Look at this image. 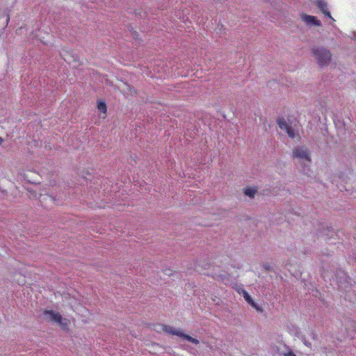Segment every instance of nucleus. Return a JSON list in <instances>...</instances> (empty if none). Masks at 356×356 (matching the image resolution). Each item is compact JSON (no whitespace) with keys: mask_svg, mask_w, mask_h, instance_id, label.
Segmentation results:
<instances>
[{"mask_svg":"<svg viewBox=\"0 0 356 356\" xmlns=\"http://www.w3.org/2000/svg\"><path fill=\"white\" fill-rule=\"evenodd\" d=\"M18 283H19V284H24V281H22V282L18 281Z\"/></svg>","mask_w":356,"mask_h":356,"instance_id":"nucleus-16","label":"nucleus"},{"mask_svg":"<svg viewBox=\"0 0 356 356\" xmlns=\"http://www.w3.org/2000/svg\"><path fill=\"white\" fill-rule=\"evenodd\" d=\"M160 326L161 327V330L168 334L180 337L195 345H197L200 343L197 339L193 338L192 337L183 333L180 330L175 329L170 325L161 324Z\"/></svg>","mask_w":356,"mask_h":356,"instance_id":"nucleus-2","label":"nucleus"},{"mask_svg":"<svg viewBox=\"0 0 356 356\" xmlns=\"http://www.w3.org/2000/svg\"><path fill=\"white\" fill-rule=\"evenodd\" d=\"M293 157L301 159V160H305L309 163H310L312 161L311 158L308 153V149L305 147H299L293 149Z\"/></svg>","mask_w":356,"mask_h":356,"instance_id":"nucleus-4","label":"nucleus"},{"mask_svg":"<svg viewBox=\"0 0 356 356\" xmlns=\"http://www.w3.org/2000/svg\"><path fill=\"white\" fill-rule=\"evenodd\" d=\"M312 53L321 67L327 65L331 60L332 54L324 47L314 46L312 48Z\"/></svg>","mask_w":356,"mask_h":356,"instance_id":"nucleus-1","label":"nucleus"},{"mask_svg":"<svg viewBox=\"0 0 356 356\" xmlns=\"http://www.w3.org/2000/svg\"><path fill=\"white\" fill-rule=\"evenodd\" d=\"M3 140L2 138L0 137V145H1V143H3Z\"/></svg>","mask_w":356,"mask_h":356,"instance_id":"nucleus-15","label":"nucleus"},{"mask_svg":"<svg viewBox=\"0 0 356 356\" xmlns=\"http://www.w3.org/2000/svg\"><path fill=\"white\" fill-rule=\"evenodd\" d=\"M243 297L245 300L250 303L252 306H253L254 308H256L257 310H261L259 307H257L253 301V300L251 298L250 296L245 291H243Z\"/></svg>","mask_w":356,"mask_h":356,"instance_id":"nucleus-12","label":"nucleus"},{"mask_svg":"<svg viewBox=\"0 0 356 356\" xmlns=\"http://www.w3.org/2000/svg\"><path fill=\"white\" fill-rule=\"evenodd\" d=\"M284 356H296L293 351H289L284 355Z\"/></svg>","mask_w":356,"mask_h":356,"instance_id":"nucleus-13","label":"nucleus"},{"mask_svg":"<svg viewBox=\"0 0 356 356\" xmlns=\"http://www.w3.org/2000/svg\"><path fill=\"white\" fill-rule=\"evenodd\" d=\"M300 17H301L302 21H303L307 26H321V21L318 20L314 16L302 13V14H301Z\"/></svg>","mask_w":356,"mask_h":356,"instance_id":"nucleus-6","label":"nucleus"},{"mask_svg":"<svg viewBox=\"0 0 356 356\" xmlns=\"http://www.w3.org/2000/svg\"><path fill=\"white\" fill-rule=\"evenodd\" d=\"M97 109L99 112L104 113V115H106L107 113V106L106 103L102 100H98L97 101ZM103 118H106V115L102 117Z\"/></svg>","mask_w":356,"mask_h":356,"instance_id":"nucleus-9","label":"nucleus"},{"mask_svg":"<svg viewBox=\"0 0 356 356\" xmlns=\"http://www.w3.org/2000/svg\"><path fill=\"white\" fill-rule=\"evenodd\" d=\"M128 87H129V88L130 92H132V91H134V88H131V86H129Z\"/></svg>","mask_w":356,"mask_h":356,"instance_id":"nucleus-14","label":"nucleus"},{"mask_svg":"<svg viewBox=\"0 0 356 356\" xmlns=\"http://www.w3.org/2000/svg\"><path fill=\"white\" fill-rule=\"evenodd\" d=\"M244 194L250 197H254L255 194L257 193V187H248L243 191Z\"/></svg>","mask_w":356,"mask_h":356,"instance_id":"nucleus-11","label":"nucleus"},{"mask_svg":"<svg viewBox=\"0 0 356 356\" xmlns=\"http://www.w3.org/2000/svg\"><path fill=\"white\" fill-rule=\"evenodd\" d=\"M316 5L320 10L326 16L330 17L332 20L334 21V19L332 17L330 11L327 9V3L323 0L317 1Z\"/></svg>","mask_w":356,"mask_h":356,"instance_id":"nucleus-8","label":"nucleus"},{"mask_svg":"<svg viewBox=\"0 0 356 356\" xmlns=\"http://www.w3.org/2000/svg\"><path fill=\"white\" fill-rule=\"evenodd\" d=\"M44 314L48 321L56 323H58V321L60 320V317L62 316L60 313L54 310H46L44 311Z\"/></svg>","mask_w":356,"mask_h":356,"instance_id":"nucleus-7","label":"nucleus"},{"mask_svg":"<svg viewBox=\"0 0 356 356\" xmlns=\"http://www.w3.org/2000/svg\"><path fill=\"white\" fill-rule=\"evenodd\" d=\"M337 282L339 288L346 290V288L351 286L350 278L346 275L344 271H339L335 275Z\"/></svg>","mask_w":356,"mask_h":356,"instance_id":"nucleus-3","label":"nucleus"},{"mask_svg":"<svg viewBox=\"0 0 356 356\" xmlns=\"http://www.w3.org/2000/svg\"><path fill=\"white\" fill-rule=\"evenodd\" d=\"M277 122L280 129L284 130L291 138H295L296 134L294 130L292 129L291 126L286 122L284 118H279Z\"/></svg>","mask_w":356,"mask_h":356,"instance_id":"nucleus-5","label":"nucleus"},{"mask_svg":"<svg viewBox=\"0 0 356 356\" xmlns=\"http://www.w3.org/2000/svg\"><path fill=\"white\" fill-rule=\"evenodd\" d=\"M62 330H69V324L70 321L67 318L60 317V320L58 321L57 323Z\"/></svg>","mask_w":356,"mask_h":356,"instance_id":"nucleus-10","label":"nucleus"}]
</instances>
